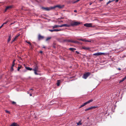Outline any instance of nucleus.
Instances as JSON below:
<instances>
[{
    "mask_svg": "<svg viewBox=\"0 0 126 126\" xmlns=\"http://www.w3.org/2000/svg\"><path fill=\"white\" fill-rule=\"evenodd\" d=\"M77 124L78 125H80L82 124L81 122V121H80L79 122L77 123Z\"/></svg>",
    "mask_w": 126,
    "mask_h": 126,
    "instance_id": "22",
    "label": "nucleus"
},
{
    "mask_svg": "<svg viewBox=\"0 0 126 126\" xmlns=\"http://www.w3.org/2000/svg\"><path fill=\"white\" fill-rule=\"evenodd\" d=\"M80 43L78 41H77L76 44H80Z\"/></svg>",
    "mask_w": 126,
    "mask_h": 126,
    "instance_id": "39",
    "label": "nucleus"
},
{
    "mask_svg": "<svg viewBox=\"0 0 126 126\" xmlns=\"http://www.w3.org/2000/svg\"><path fill=\"white\" fill-rule=\"evenodd\" d=\"M11 40V35H10L9 36V38L8 39V40L7 41L8 42H9Z\"/></svg>",
    "mask_w": 126,
    "mask_h": 126,
    "instance_id": "24",
    "label": "nucleus"
},
{
    "mask_svg": "<svg viewBox=\"0 0 126 126\" xmlns=\"http://www.w3.org/2000/svg\"><path fill=\"white\" fill-rule=\"evenodd\" d=\"M46 40H47V39H46Z\"/></svg>",
    "mask_w": 126,
    "mask_h": 126,
    "instance_id": "59",
    "label": "nucleus"
},
{
    "mask_svg": "<svg viewBox=\"0 0 126 126\" xmlns=\"http://www.w3.org/2000/svg\"><path fill=\"white\" fill-rule=\"evenodd\" d=\"M100 55V52H97L94 54L93 55L98 56Z\"/></svg>",
    "mask_w": 126,
    "mask_h": 126,
    "instance_id": "11",
    "label": "nucleus"
},
{
    "mask_svg": "<svg viewBox=\"0 0 126 126\" xmlns=\"http://www.w3.org/2000/svg\"><path fill=\"white\" fill-rule=\"evenodd\" d=\"M16 126H19V125H18L17 124Z\"/></svg>",
    "mask_w": 126,
    "mask_h": 126,
    "instance_id": "50",
    "label": "nucleus"
},
{
    "mask_svg": "<svg viewBox=\"0 0 126 126\" xmlns=\"http://www.w3.org/2000/svg\"><path fill=\"white\" fill-rule=\"evenodd\" d=\"M11 6H7V7H6V8L5 9V11H6L8 9L11 8Z\"/></svg>",
    "mask_w": 126,
    "mask_h": 126,
    "instance_id": "21",
    "label": "nucleus"
},
{
    "mask_svg": "<svg viewBox=\"0 0 126 126\" xmlns=\"http://www.w3.org/2000/svg\"><path fill=\"white\" fill-rule=\"evenodd\" d=\"M30 90H32V89H30Z\"/></svg>",
    "mask_w": 126,
    "mask_h": 126,
    "instance_id": "57",
    "label": "nucleus"
},
{
    "mask_svg": "<svg viewBox=\"0 0 126 126\" xmlns=\"http://www.w3.org/2000/svg\"><path fill=\"white\" fill-rule=\"evenodd\" d=\"M80 0H77L73 2V3H75L79 1Z\"/></svg>",
    "mask_w": 126,
    "mask_h": 126,
    "instance_id": "32",
    "label": "nucleus"
},
{
    "mask_svg": "<svg viewBox=\"0 0 126 126\" xmlns=\"http://www.w3.org/2000/svg\"><path fill=\"white\" fill-rule=\"evenodd\" d=\"M5 111L6 113H7L10 114V112L9 111L7 110H5Z\"/></svg>",
    "mask_w": 126,
    "mask_h": 126,
    "instance_id": "29",
    "label": "nucleus"
},
{
    "mask_svg": "<svg viewBox=\"0 0 126 126\" xmlns=\"http://www.w3.org/2000/svg\"><path fill=\"white\" fill-rule=\"evenodd\" d=\"M12 103L13 104H16V102L14 101H12Z\"/></svg>",
    "mask_w": 126,
    "mask_h": 126,
    "instance_id": "36",
    "label": "nucleus"
},
{
    "mask_svg": "<svg viewBox=\"0 0 126 126\" xmlns=\"http://www.w3.org/2000/svg\"><path fill=\"white\" fill-rule=\"evenodd\" d=\"M77 41L71 40V43H74L76 44Z\"/></svg>",
    "mask_w": 126,
    "mask_h": 126,
    "instance_id": "26",
    "label": "nucleus"
},
{
    "mask_svg": "<svg viewBox=\"0 0 126 126\" xmlns=\"http://www.w3.org/2000/svg\"><path fill=\"white\" fill-rule=\"evenodd\" d=\"M97 107V106H93L90 107L89 108H88L86 109L85 110V111H87L89 110H91L93 109H95Z\"/></svg>",
    "mask_w": 126,
    "mask_h": 126,
    "instance_id": "6",
    "label": "nucleus"
},
{
    "mask_svg": "<svg viewBox=\"0 0 126 126\" xmlns=\"http://www.w3.org/2000/svg\"><path fill=\"white\" fill-rule=\"evenodd\" d=\"M3 24H2L1 26L0 27V29L3 26Z\"/></svg>",
    "mask_w": 126,
    "mask_h": 126,
    "instance_id": "40",
    "label": "nucleus"
},
{
    "mask_svg": "<svg viewBox=\"0 0 126 126\" xmlns=\"http://www.w3.org/2000/svg\"><path fill=\"white\" fill-rule=\"evenodd\" d=\"M115 0H112L111 1L110 0L107 3V4L108 5V4L111 3V2H112Z\"/></svg>",
    "mask_w": 126,
    "mask_h": 126,
    "instance_id": "23",
    "label": "nucleus"
},
{
    "mask_svg": "<svg viewBox=\"0 0 126 126\" xmlns=\"http://www.w3.org/2000/svg\"><path fill=\"white\" fill-rule=\"evenodd\" d=\"M40 52L41 53H42V51H40Z\"/></svg>",
    "mask_w": 126,
    "mask_h": 126,
    "instance_id": "49",
    "label": "nucleus"
},
{
    "mask_svg": "<svg viewBox=\"0 0 126 126\" xmlns=\"http://www.w3.org/2000/svg\"><path fill=\"white\" fill-rule=\"evenodd\" d=\"M15 60H14L13 61V62H14V63H15Z\"/></svg>",
    "mask_w": 126,
    "mask_h": 126,
    "instance_id": "45",
    "label": "nucleus"
},
{
    "mask_svg": "<svg viewBox=\"0 0 126 126\" xmlns=\"http://www.w3.org/2000/svg\"><path fill=\"white\" fill-rule=\"evenodd\" d=\"M38 66L36 65H35L34 66L33 70V71H38Z\"/></svg>",
    "mask_w": 126,
    "mask_h": 126,
    "instance_id": "9",
    "label": "nucleus"
},
{
    "mask_svg": "<svg viewBox=\"0 0 126 126\" xmlns=\"http://www.w3.org/2000/svg\"><path fill=\"white\" fill-rule=\"evenodd\" d=\"M119 0H116V1H115V2H118V1Z\"/></svg>",
    "mask_w": 126,
    "mask_h": 126,
    "instance_id": "44",
    "label": "nucleus"
},
{
    "mask_svg": "<svg viewBox=\"0 0 126 126\" xmlns=\"http://www.w3.org/2000/svg\"><path fill=\"white\" fill-rule=\"evenodd\" d=\"M21 67H22V66L21 65H20V66H18V68L17 69V70L18 71H19V70L21 68Z\"/></svg>",
    "mask_w": 126,
    "mask_h": 126,
    "instance_id": "27",
    "label": "nucleus"
},
{
    "mask_svg": "<svg viewBox=\"0 0 126 126\" xmlns=\"http://www.w3.org/2000/svg\"><path fill=\"white\" fill-rule=\"evenodd\" d=\"M100 55H106V53H104L100 52Z\"/></svg>",
    "mask_w": 126,
    "mask_h": 126,
    "instance_id": "28",
    "label": "nucleus"
},
{
    "mask_svg": "<svg viewBox=\"0 0 126 126\" xmlns=\"http://www.w3.org/2000/svg\"><path fill=\"white\" fill-rule=\"evenodd\" d=\"M48 30L51 32H54V29L53 30Z\"/></svg>",
    "mask_w": 126,
    "mask_h": 126,
    "instance_id": "35",
    "label": "nucleus"
},
{
    "mask_svg": "<svg viewBox=\"0 0 126 126\" xmlns=\"http://www.w3.org/2000/svg\"><path fill=\"white\" fill-rule=\"evenodd\" d=\"M25 68L27 70L30 71H31L32 70V68H30L29 67H26Z\"/></svg>",
    "mask_w": 126,
    "mask_h": 126,
    "instance_id": "19",
    "label": "nucleus"
},
{
    "mask_svg": "<svg viewBox=\"0 0 126 126\" xmlns=\"http://www.w3.org/2000/svg\"><path fill=\"white\" fill-rule=\"evenodd\" d=\"M51 38L50 37H48V40H49L51 39Z\"/></svg>",
    "mask_w": 126,
    "mask_h": 126,
    "instance_id": "43",
    "label": "nucleus"
},
{
    "mask_svg": "<svg viewBox=\"0 0 126 126\" xmlns=\"http://www.w3.org/2000/svg\"><path fill=\"white\" fill-rule=\"evenodd\" d=\"M93 99H91L90 100L88 101L87 102L84 103L83 104L81 105L80 107H79V108H80L81 107L84 106L87 104H88L89 103H90L92 102L93 101Z\"/></svg>",
    "mask_w": 126,
    "mask_h": 126,
    "instance_id": "3",
    "label": "nucleus"
},
{
    "mask_svg": "<svg viewBox=\"0 0 126 126\" xmlns=\"http://www.w3.org/2000/svg\"><path fill=\"white\" fill-rule=\"evenodd\" d=\"M12 24V23H11V24H10V25H11Z\"/></svg>",
    "mask_w": 126,
    "mask_h": 126,
    "instance_id": "54",
    "label": "nucleus"
},
{
    "mask_svg": "<svg viewBox=\"0 0 126 126\" xmlns=\"http://www.w3.org/2000/svg\"><path fill=\"white\" fill-rule=\"evenodd\" d=\"M9 21V20H7L3 24V25L5 24H6Z\"/></svg>",
    "mask_w": 126,
    "mask_h": 126,
    "instance_id": "30",
    "label": "nucleus"
},
{
    "mask_svg": "<svg viewBox=\"0 0 126 126\" xmlns=\"http://www.w3.org/2000/svg\"><path fill=\"white\" fill-rule=\"evenodd\" d=\"M44 48H45V47H43Z\"/></svg>",
    "mask_w": 126,
    "mask_h": 126,
    "instance_id": "55",
    "label": "nucleus"
},
{
    "mask_svg": "<svg viewBox=\"0 0 126 126\" xmlns=\"http://www.w3.org/2000/svg\"><path fill=\"white\" fill-rule=\"evenodd\" d=\"M15 64V63H14V62H13L12 66V67H13L14 66Z\"/></svg>",
    "mask_w": 126,
    "mask_h": 126,
    "instance_id": "33",
    "label": "nucleus"
},
{
    "mask_svg": "<svg viewBox=\"0 0 126 126\" xmlns=\"http://www.w3.org/2000/svg\"><path fill=\"white\" fill-rule=\"evenodd\" d=\"M80 24V23L79 22H75L71 23V25L72 26H77L79 25Z\"/></svg>",
    "mask_w": 126,
    "mask_h": 126,
    "instance_id": "4",
    "label": "nucleus"
},
{
    "mask_svg": "<svg viewBox=\"0 0 126 126\" xmlns=\"http://www.w3.org/2000/svg\"><path fill=\"white\" fill-rule=\"evenodd\" d=\"M63 30L62 29H54V32H57L60 31H62Z\"/></svg>",
    "mask_w": 126,
    "mask_h": 126,
    "instance_id": "14",
    "label": "nucleus"
},
{
    "mask_svg": "<svg viewBox=\"0 0 126 126\" xmlns=\"http://www.w3.org/2000/svg\"><path fill=\"white\" fill-rule=\"evenodd\" d=\"M34 71V73L36 75H38V74L37 73L38 71Z\"/></svg>",
    "mask_w": 126,
    "mask_h": 126,
    "instance_id": "31",
    "label": "nucleus"
},
{
    "mask_svg": "<svg viewBox=\"0 0 126 126\" xmlns=\"http://www.w3.org/2000/svg\"><path fill=\"white\" fill-rule=\"evenodd\" d=\"M60 22H63V21H60Z\"/></svg>",
    "mask_w": 126,
    "mask_h": 126,
    "instance_id": "51",
    "label": "nucleus"
},
{
    "mask_svg": "<svg viewBox=\"0 0 126 126\" xmlns=\"http://www.w3.org/2000/svg\"><path fill=\"white\" fill-rule=\"evenodd\" d=\"M77 39L78 40H79V41H82V39L81 38Z\"/></svg>",
    "mask_w": 126,
    "mask_h": 126,
    "instance_id": "34",
    "label": "nucleus"
},
{
    "mask_svg": "<svg viewBox=\"0 0 126 126\" xmlns=\"http://www.w3.org/2000/svg\"><path fill=\"white\" fill-rule=\"evenodd\" d=\"M64 6V5H56L55 6H54L53 7H48V11L52 9H54L58 7L60 9L62 8H63V7Z\"/></svg>",
    "mask_w": 126,
    "mask_h": 126,
    "instance_id": "1",
    "label": "nucleus"
},
{
    "mask_svg": "<svg viewBox=\"0 0 126 126\" xmlns=\"http://www.w3.org/2000/svg\"><path fill=\"white\" fill-rule=\"evenodd\" d=\"M91 74V73L89 72H87L84 74L82 76V78L86 79Z\"/></svg>",
    "mask_w": 126,
    "mask_h": 126,
    "instance_id": "2",
    "label": "nucleus"
},
{
    "mask_svg": "<svg viewBox=\"0 0 126 126\" xmlns=\"http://www.w3.org/2000/svg\"><path fill=\"white\" fill-rule=\"evenodd\" d=\"M28 94H29V93L28 92Z\"/></svg>",
    "mask_w": 126,
    "mask_h": 126,
    "instance_id": "58",
    "label": "nucleus"
},
{
    "mask_svg": "<svg viewBox=\"0 0 126 126\" xmlns=\"http://www.w3.org/2000/svg\"><path fill=\"white\" fill-rule=\"evenodd\" d=\"M118 70H121V69L119 68H118Z\"/></svg>",
    "mask_w": 126,
    "mask_h": 126,
    "instance_id": "46",
    "label": "nucleus"
},
{
    "mask_svg": "<svg viewBox=\"0 0 126 126\" xmlns=\"http://www.w3.org/2000/svg\"><path fill=\"white\" fill-rule=\"evenodd\" d=\"M10 126H12V124H11Z\"/></svg>",
    "mask_w": 126,
    "mask_h": 126,
    "instance_id": "52",
    "label": "nucleus"
},
{
    "mask_svg": "<svg viewBox=\"0 0 126 126\" xmlns=\"http://www.w3.org/2000/svg\"><path fill=\"white\" fill-rule=\"evenodd\" d=\"M25 42H26L27 43V41H26Z\"/></svg>",
    "mask_w": 126,
    "mask_h": 126,
    "instance_id": "53",
    "label": "nucleus"
},
{
    "mask_svg": "<svg viewBox=\"0 0 126 126\" xmlns=\"http://www.w3.org/2000/svg\"><path fill=\"white\" fill-rule=\"evenodd\" d=\"M126 79V76L124 78H123L122 79V80H121L120 81V82H122L124 81Z\"/></svg>",
    "mask_w": 126,
    "mask_h": 126,
    "instance_id": "18",
    "label": "nucleus"
},
{
    "mask_svg": "<svg viewBox=\"0 0 126 126\" xmlns=\"http://www.w3.org/2000/svg\"><path fill=\"white\" fill-rule=\"evenodd\" d=\"M92 3H90V4H89L90 5H91L92 4Z\"/></svg>",
    "mask_w": 126,
    "mask_h": 126,
    "instance_id": "48",
    "label": "nucleus"
},
{
    "mask_svg": "<svg viewBox=\"0 0 126 126\" xmlns=\"http://www.w3.org/2000/svg\"><path fill=\"white\" fill-rule=\"evenodd\" d=\"M43 36H41L39 34L38 36V39L39 40L43 39L44 38Z\"/></svg>",
    "mask_w": 126,
    "mask_h": 126,
    "instance_id": "12",
    "label": "nucleus"
},
{
    "mask_svg": "<svg viewBox=\"0 0 126 126\" xmlns=\"http://www.w3.org/2000/svg\"><path fill=\"white\" fill-rule=\"evenodd\" d=\"M27 43H28V44H29L30 45V46H31V43H30V42H27Z\"/></svg>",
    "mask_w": 126,
    "mask_h": 126,
    "instance_id": "37",
    "label": "nucleus"
},
{
    "mask_svg": "<svg viewBox=\"0 0 126 126\" xmlns=\"http://www.w3.org/2000/svg\"><path fill=\"white\" fill-rule=\"evenodd\" d=\"M60 26H61V25H55L53 26L52 27L53 29H54V28H57L58 27H60Z\"/></svg>",
    "mask_w": 126,
    "mask_h": 126,
    "instance_id": "13",
    "label": "nucleus"
},
{
    "mask_svg": "<svg viewBox=\"0 0 126 126\" xmlns=\"http://www.w3.org/2000/svg\"><path fill=\"white\" fill-rule=\"evenodd\" d=\"M76 53L77 54H79V52H78V51H76Z\"/></svg>",
    "mask_w": 126,
    "mask_h": 126,
    "instance_id": "38",
    "label": "nucleus"
},
{
    "mask_svg": "<svg viewBox=\"0 0 126 126\" xmlns=\"http://www.w3.org/2000/svg\"><path fill=\"white\" fill-rule=\"evenodd\" d=\"M19 35H20V34H17L16 35V36L14 37V39L12 41V42H13L16 41V39L18 37Z\"/></svg>",
    "mask_w": 126,
    "mask_h": 126,
    "instance_id": "7",
    "label": "nucleus"
},
{
    "mask_svg": "<svg viewBox=\"0 0 126 126\" xmlns=\"http://www.w3.org/2000/svg\"><path fill=\"white\" fill-rule=\"evenodd\" d=\"M30 96H32V94H30Z\"/></svg>",
    "mask_w": 126,
    "mask_h": 126,
    "instance_id": "47",
    "label": "nucleus"
},
{
    "mask_svg": "<svg viewBox=\"0 0 126 126\" xmlns=\"http://www.w3.org/2000/svg\"><path fill=\"white\" fill-rule=\"evenodd\" d=\"M17 123H14L12 124V126H16L17 125Z\"/></svg>",
    "mask_w": 126,
    "mask_h": 126,
    "instance_id": "25",
    "label": "nucleus"
},
{
    "mask_svg": "<svg viewBox=\"0 0 126 126\" xmlns=\"http://www.w3.org/2000/svg\"><path fill=\"white\" fill-rule=\"evenodd\" d=\"M62 81V80H57V85L58 86H59L61 82Z\"/></svg>",
    "mask_w": 126,
    "mask_h": 126,
    "instance_id": "10",
    "label": "nucleus"
},
{
    "mask_svg": "<svg viewBox=\"0 0 126 126\" xmlns=\"http://www.w3.org/2000/svg\"><path fill=\"white\" fill-rule=\"evenodd\" d=\"M100 1H102L103 0H99Z\"/></svg>",
    "mask_w": 126,
    "mask_h": 126,
    "instance_id": "56",
    "label": "nucleus"
},
{
    "mask_svg": "<svg viewBox=\"0 0 126 126\" xmlns=\"http://www.w3.org/2000/svg\"><path fill=\"white\" fill-rule=\"evenodd\" d=\"M70 26L69 25H68L66 24H65L61 25L60 27H69Z\"/></svg>",
    "mask_w": 126,
    "mask_h": 126,
    "instance_id": "8",
    "label": "nucleus"
},
{
    "mask_svg": "<svg viewBox=\"0 0 126 126\" xmlns=\"http://www.w3.org/2000/svg\"><path fill=\"white\" fill-rule=\"evenodd\" d=\"M82 41L85 42H91V41H89L87 40H86L85 39H82Z\"/></svg>",
    "mask_w": 126,
    "mask_h": 126,
    "instance_id": "15",
    "label": "nucleus"
},
{
    "mask_svg": "<svg viewBox=\"0 0 126 126\" xmlns=\"http://www.w3.org/2000/svg\"><path fill=\"white\" fill-rule=\"evenodd\" d=\"M74 12H75L77 13V10H75L74 11Z\"/></svg>",
    "mask_w": 126,
    "mask_h": 126,
    "instance_id": "42",
    "label": "nucleus"
},
{
    "mask_svg": "<svg viewBox=\"0 0 126 126\" xmlns=\"http://www.w3.org/2000/svg\"><path fill=\"white\" fill-rule=\"evenodd\" d=\"M11 68L12 70V71H13V70H14V69L13 68V67H12V66Z\"/></svg>",
    "mask_w": 126,
    "mask_h": 126,
    "instance_id": "41",
    "label": "nucleus"
},
{
    "mask_svg": "<svg viewBox=\"0 0 126 126\" xmlns=\"http://www.w3.org/2000/svg\"><path fill=\"white\" fill-rule=\"evenodd\" d=\"M82 48L85 50H88L90 49V48L88 47H82Z\"/></svg>",
    "mask_w": 126,
    "mask_h": 126,
    "instance_id": "17",
    "label": "nucleus"
},
{
    "mask_svg": "<svg viewBox=\"0 0 126 126\" xmlns=\"http://www.w3.org/2000/svg\"><path fill=\"white\" fill-rule=\"evenodd\" d=\"M70 50L72 51H73V50H76V49L74 48H69Z\"/></svg>",
    "mask_w": 126,
    "mask_h": 126,
    "instance_id": "20",
    "label": "nucleus"
},
{
    "mask_svg": "<svg viewBox=\"0 0 126 126\" xmlns=\"http://www.w3.org/2000/svg\"><path fill=\"white\" fill-rule=\"evenodd\" d=\"M71 40H70L68 39H64L63 40V41L64 42H71Z\"/></svg>",
    "mask_w": 126,
    "mask_h": 126,
    "instance_id": "16",
    "label": "nucleus"
},
{
    "mask_svg": "<svg viewBox=\"0 0 126 126\" xmlns=\"http://www.w3.org/2000/svg\"><path fill=\"white\" fill-rule=\"evenodd\" d=\"M84 26L87 27H92V24L86 23L84 24Z\"/></svg>",
    "mask_w": 126,
    "mask_h": 126,
    "instance_id": "5",
    "label": "nucleus"
}]
</instances>
